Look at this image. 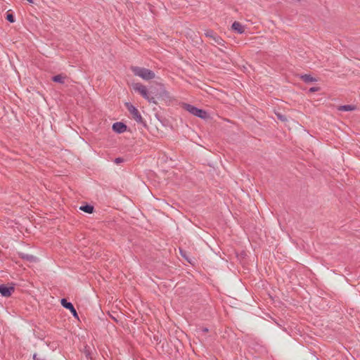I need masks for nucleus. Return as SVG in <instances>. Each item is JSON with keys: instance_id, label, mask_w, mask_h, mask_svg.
Instances as JSON below:
<instances>
[{"instance_id": "f257e3e1", "label": "nucleus", "mask_w": 360, "mask_h": 360, "mask_svg": "<svg viewBox=\"0 0 360 360\" xmlns=\"http://www.w3.org/2000/svg\"><path fill=\"white\" fill-rule=\"evenodd\" d=\"M130 69L134 75L146 81L151 80L155 77V72L149 69L138 66H131Z\"/></svg>"}, {"instance_id": "f03ea898", "label": "nucleus", "mask_w": 360, "mask_h": 360, "mask_svg": "<svg viewBox=\"0 0 360 360\" xmlns=\"http://www.w3.org/2000/svg\"><path fill=\"white\" fill-rule=\"evenodd\" d=\"M132 88L136 91L139 93L141 96L147 100L149 103H153L156 104V100L154 96H150L147 88L143 84L137 82L132 84Z\"/></svg>"}, {"instance_id": "7ed1b4c3", "label": "nucleus", "mask_w": 360, "mask_h": 360, "mask_svg": "<svg viewBox=\"0 0 360 360\" xmlns=\"http://www.w3.org/2000/svg\"><path fill=\"white\" fill-rule=\"evenodd\" d=\"M184 108L191 114L201 119H206L208 117V113L205 110L199 109L191 104L184 103Z\"/></svg>"}, {"instance_id": "20e7f679", "label": "nucleus", "mask_w": 360, "mask_h": 360, "mask_svg": "<svg viewBox=\"0 0 360 360\" xmlns=\"http://www.w3.org/2000/svg\"><path fill=\"white\" fill-rule=\"evenodd\" d=\"M152 93L155 94L156 98L166 103L172 101V97L170 96L169 93L165 89L162 84H159V89L157 91H152Z\"/></svg>"}, {"instance_id": "39448f33", "label": "nucleus", "mask_w": 360, "mask_h": 360, "mask_svg": "<svg viewBox=\"0 0 360 360\" xmlns=\"http://www.w3.org/2000/svg\"><path fill=\"white\" fill-rule=\"evenodd\" d=\"M125 106L129 113L131 114L132 118L136 120L138 123H143V120L141 115L139 112L138 109L133 105L131 103L127 102L125 103Z\"/></svg>"}, {"instance_id": "423d86ee", "label": "nucleus", "mask_w": 360, "mask_h": 360, "mask_svg": "<svg viewBox=\"0 0 360 360\" xmlns=\"http://www.w3.org/2000/svg\"><path fill=\"white\" fill-rule=\"evenodd\" d=\"M205 35L207 37L212 39L215 44L225 47L226 41L213 30H206L205 32Z\"/></svg>"}, {"instance_id": "0eeeda50", "label": "nucleus", "mask_w": 360, "mask_h": 360, "mask_svg": "<svg viewBox=\"0 0 360 360\" xmlns=\"http://www.w3.org/2000/svg\"><path fill=\"white\" fill-rule=\"evenodd\" d=\"M60 303L64 308L69 309V311H70L71 314L75 318L77 319H79L77 312L71 302H68L66 299L63 298L60 300Z\"/></svg>"}, {"instance_id": "6e6552de", "label": "nucleus", "mask_w": 360, "mask_h": 360, "mask_svg": "<svg viewBox=\"0 0 360 360\" xmlns=\"http://www.w3.org/2000/svg\"><path fill=\"white\" fill-rule=\"evenodd\" d=\"M25 261L28 262L29 266H34V264H37L39 262V259L32 255L24 253V262Z\"/></svg>"}, {"instance_id": "1a4fd4ad", "label": "nucleus", "mask_w": 360, "mask_h": 360, "mask_svg": "<svg viewBox=\"0 0 360 360\" xmlns=\"http://www.w3.org/2000/svg\"><path fill=\"white\" fill-rule=\"evenodd\" d=\"M112 129L117 133H123L127 130V125L122 122H115L112 124Z\"/></svg>"}, {"instance_id": "9d476101", "label": "nucleus", "mask_w": 360, "mask_h": 360, "mask_svg": "<svg viewBox=\"0 0 360 360\" xmlns=\"http://www.w3.org/2000/svg\"><path fill=\"white\" fill-rule=\"evenodd\" d=\"M13 287H8L5 285H0V293L4 297H9L13 291Z\"/></svg>"}, {"instance_id": "9b49d317", "label": "nucleus", "mask_w": 360, "mask_h": 360, "mask_svg": "<svg viewBox=\"0 0 360 360\" xmlns=\"http://www.w3.org/2000/svg\"><path fill=\"white\" fill-rule=\"evenodd\" d=\"M231 27L234 31H236L238 34H242L245 32L244 26L241 23H240L239 22H237V21H235L232 24Z\"/></svg>"}, {"instance_id": "f8f14e48", "label": "nucleus", "mask_w": 360, "mask_h": 360, "mask_svg": "<svg viewBox=\"0 0 360 360\" xmlns=\"http://www.w3.org/2000/svg\"><path fill=\"white\" fill-rule=\"evenodd\" d=\"M299 77L304 82L307 84L317 81V79L315 77H313L311 75H300Z\"/></svg>"}, {"instance_id": "ddd939ff", "label": "nucleus", "mask_w": 360, "mask_h": 360, "mask_svg": "<svg viewBox=\"0 0 360 360\" xmlns=\"http://www.w3.org/2000/svg\"><path fill=\"white\" fill-rule=\"evenodd\" d=\"M356 109V106L354 105H340L338 110L340 111H352Z\"/></svg>"}, {"instance_id": "4468645a", "label": "nucleus", "mask_w": 360, "mask_h": 360, "mask_svg": "<svg viewBox=\"0 0 360 360\" xmlns=\"http://www.w3.org/2000/svg\"><path fill=\"white\" fill-rule=\"evenodd\" d=\"M65 77L63 76L62 74H59L57 75H55L52 77V80L55 82L60 83V84H64L65 83Z\"/></svg>"}, {"instance_id": "2eb2a0df", "label": "nucleus", "mask_w": 360, "mask_h": 360, "mask_svg": "<svg viewBox=\"0 0 360 360\" xmlns=\"http://www.w3.org/2000/svg\"><path fill=\"white\" fill-rule=\"evenodd\" d=\"M79 209L82 211H84V212H86V213H89V214H91L93 213L94 212V206L91 205H89V204H86L85 205H82L79 207Z\"/></svg>"}, {"instance_id": "dca6fc26", "label": "nucleus", "mask_w": 360, "mask_h": 360, "mask_svg": "<svg viewBox=\"0 0 360 360\" xmlns=\"http://www.w3.org/2000/svg\"><path fill=\"white\" fill-rule=\"evenodd\" d=\"M276 115L277 117V118L281 120V122H286L287 121V117L285 115L280 113V112H276Z\"/></svg>"}, {"instance_id": "f3484780", "label": "nucleus", "mask_w": 360, "mask_h": 360, "mask_svg": "<svg viewBox=\"0 0 360 360\" xmlns=\"http://www.w3.org/2000/svg\"><path fill=\"white\" fill-rule=\"evenodd\" d=\"M6 19L10 22H14V17L12 14L11 13H8L7 15H6Z\"/></svg>"}, {"instance_id": "a211bd4d", "label": "nucleus", "mask_w": 360, "mask_h": 360, "mask_svg": "<svg viewBox=\"0 0 360 360\" xmlns=\"http://www.w3.org/2000/svg\"><path fill=\"white\" fill-rule=\"evenodd\" d=\"M198 330L200 331V332H202L203 333H206L209 331L208 328L207 327H199L198 328Z\"/></svg>"}, {"instance_id": "6ab92c4d", "label": "nucleus", "mask_w": 360, "mask_h": 360, "mask_svg": "<svg viewBox=\"0 0 360 360\" xmlns=\"http://www.w3.org/2000/svg\"><path fill=\"white\" fill-rule=\"evenodd\" d=\"M319 90H320V87H318V86H313V87H311V88L309 89V92H310V93H313V92L319 91Z\"/></svg>"}, {"instance_id": "aec40b11", "label": "nucleus", "mask_w": 360, "mask_h": 360, "mask_svg": "<svg viewBox=\"0 0 360 360\" xmlns=\"http://www.w3.org/2000/svg\"><path fill=\"white\" fill-rule=\"evenodd\" d=\"M179 252H180L181 255L183 257H184L186 259H187V260H188V258H187V257H186V252H185V251H184V250H183L182 249H181V248H179Z\"/></svg>"}, {"instance_id": "412c9836", "label": "nucleus", "mask_w": 360, "mask_h": 360, "mask_svg": "<svg viewBox=\"0 0 360 360\" xmlns=\"http://www.w3.org/2000/svg\"><path fill=\"white\" fill-rule=\"evenodd\" d=\"M33 359L34 360H46L44 358L38 357L37 354H34Z\"/></svg>"}, {"instance_id": "4be33fe9", "label": "nucleus", "mask_w": 360, "mask_h": 360, "mask_svg": "<svg viewBox=\"0 0 360 360\" xmlns=\"http://www.w3.org/2000/svg\"><path fill=\"white\" fill-rule=\"evenodd\" d=\"M122 162H123V159L121 158H117L115 160V162L117 163V164Z\"/></svg>"}, {"instance_id": "5701e85b", "label": "nucleus", "mask_w": 360, "mask_h": 360, "mask_svg": "<svg viewBox=\"0 0 360 360\" xmlns=\"http://www.w3.org/2000/svg\"><path fill=\"white\" fill-rule=\"evenodd\" d=\"M27 286L26 285L24 284V292H27L29 293H30V290L29 288H27Z\"/></svg>"}, {"instance_id": "b1692460", "label": "nucleus", "mask_w": 360, "mask_h": 360, "mask_svg": "<svg viewBox=\"0 0 360 360\" xmlns=\"http://www.w3.org/2000/svg\"><path fill=\"white\" fill-rule=\"evenodd\" d=\"M89 355H90L89 352H86V357H88V358H89Z\"/></svg>"}, {"instance_id": "393cba45", "label": "nucleus", "mask_w": 360, "mask_h": 360, "mask_svg": "<svg viewBox=\"0 0 360 360\" xmlns=\"http://www.w3.org/2000/svg\"><path fill=\"white\" fill-rule=\"evenodd\" d=\"M29 3H33V0H27Z\"/></svg>"}]
</instances>
